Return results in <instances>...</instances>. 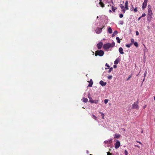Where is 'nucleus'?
Segmentation results:
<instances>
[{"instance_id": "2f4dec72", "label": "nucleus", "mask_w": 155, "mask_h": 155, "mask_svg": "<svg viewBox=\"0 0 155 155\" xmlns=\"http://www.w3.org/2000/svg\"><path fill=\"white\" fill-rule=\"evenodd\" d=\"M108 101V99H105L104 100V102L105 104H106L107 103Z\"/></svg>"}, {"instance_id": "1a4fd4ad", "label": "nucleus", "mask_w": 155, "mask_h": 155, "mask_svg": "<svg viewBox=\"0 0 155 155\" xmlns=\"http://www.w3.org/2000/svg\"><path fill=\"white\" fill-rule=\"evenodd\" d=\"M99 83L102 86H105L106 85V82H104L103 81H100Z\"/></svg>"}, {"instance_id": "79ce46f5", "label": "nucleus", "mask_w": 155, "mask_h": 155, "mask_svg": "<svg viewBox=\"0 0 155 155\" xmlns=\"http://www.w3.org/2000/svg\"><path fill=\"white\" fill-rule=\"evenodd\" d=\"M136 33L137 35H139V33L138 31H136Z\"/></svg>"}, {"instance_id": "20e7f679", "label": "nucleus", "mask_w": 155, "mask_h": 155, "mask_svg": "<svg viewBox=\"0 0 155 155\" xmlns=\"http://www.w3.org/2000/svg\"><path fill=\"white\" fill-rule=\"evenodd\" d=\"M120 143L119 141L118 140H117V141L116 143H115L114 147L115 149H117L120 146Z\"/></svg>"}, {"instance_id": "7c9ffc66", "label": "nucleus", "mask_w": 155, "mask_h": 155, "mask_svg": "<svg viewBox=\"0 0 155 155\" xmlns=\"http://www.w3.org/2000/svg\"><path fill=\"white\" fill-rule=\"evenodd\" d=\"M92 116H93V117H94V119L95 120H97V117H96L94 115V114H92Z\"/></svg>"}, {"instance_id": "ea45409f", "label": "nucleus", "mask_w": 155, "mask_h": 155, "mask_svg": "<svg viewBox=\"0 0 155 155\" xmlns=\"http://www.w3.org/2000/svg\"><path fill=\"white\" fill-rule=\"evenodd\" d=\"M131 77V75L129 76L127 78V81L129 80Z\"/></svg>"}, {"instance_id": "a878e982", "label": "nucleus", "mask_w": 155, "mask_h": 155, "mask_svg": "<svg viewBox=\"0 0 155 155\" xmlns=\"http://www.w3.org/2000/svg\"><path fill=\"white\" fill-rule=\"evenodd\" d=\"M109 70L108 71V73H110V72H111V71H112L113 70V68L112 67H111L110 68H109Z\"/></svg>"}, {"instance_id": "cd10ccee", "label": "nucleus", "mask_w": 155, "mask_h": 155, "mask_svg": "<svg viewBox=\"0 0 155 155\" xmlns=\"http://www.w3.org/2000/svg\"><path fill=\"white\" fill-rule=\"evenodd\" d=\"M112 78V75H109L108 76H107V78L110 79V80Z\"/></svg>"}, {"instance_id": "603ef678", "label": "nucleus", "mask_w": 155, "mask_h": 155, "mask_svg": "<svg viewBox=\"0 0 155 155\" xmlns=\"http://www.w3.org/2000/svg\"><path fill=\"white\" fill-rule=\"evenodd\" d=\"M142 18V17H141H141H139V18H138V21H139V20L140 19V18Z\"/></svg>"}, {"instance_id": "a19ab883", "label": "nucleus", "mask_w": 155, "mask_h": 155, "mask_svg": "<svg viewBox=\"0 0 155 155\" xmlns=\"http://www.w3.org/2000/svg\"><path fill=\"white\" fill-rule=\"evenodd\" d=\"M144 45V47H145V48H144V50H144V54H145V51H146V50H147V49L146 48V47H145V45Z\"/></svg>"}, {"instance_id": "a211bd4d", "label": "nucleus", "mask_w": 155, "mask_h": 155, "mask_svg": "<svg viewBox=\"0 0 155 155\" xmlns=\"http://www.w3.org/2000/svg\"><path fill=\"white\" fill-rule=\"evenodd\" d=\"M138 102H135L132 105V107H137L138 106Z\"/></svg>"}, {"instance_id": "13d9d810", "label": "nucleus", "mask_w": 155, "mask_h": 155, "mask_svg": "<svg viewBox=\"0 0 155 155\" xmlns=\"http://www.w3.org/2000/svg\"><path fill=\"white\" fill-rule=\"evenodd\" d=\"M154 99L155 100V96L154 97Z\"/></svg>"}, {"instance_id": "5fc2aeb1", "label": "nucleus", "mask_w": 155, "mask_h": 155, "mask_svg": "<svg viewBox=\"0 0 155 155\" xmlns=\"http://www.w3.org/2000/svg\"><path fill=\"white\" fill-rule=\"evenodd\" d=\"M104 27H105V26H103V27H102V28H102V29H103V28H104Z\"/></svg>"}, {"instance_id": "f704fd0d", "label": "nucleus", "mask_w": 155, "mask_h": 155, "mask_svg": "<svg viewBox=\"0 0 155 155\" xmlns=\"http://www.w3.org/2000/svg\"><path fill=\"white\" fill-rule=\"evenodd\" d=\"M131 43L132 44L133 43H134L135 42H134V39L133 38H131Z\"/></svg>"}, {"instance_id": "6e6552de", "label": "nucleus", "mask_w": 155, "mask_h": 155, "mask_svg": "<svg viewBox=\"0 0 155 155\" xmlns=\"http://www.w3.org/2000/svg\"><path fill=\"white\" fill-rule=\"evenodd\" d=\"M153 13L151 10H148V15L149 16H150V18H152Z\"/></svg>"}, {"instance_id": "8fccbe9b", "label": "nucleus", "mask_w": 155, "mask_h": 155, "mask_svg": "<svg viewBox=\"0 0 155 155\" xmlns=\"http://www.w3.org/2000/svg\"><path fill=\"white\" fill-rule=\"evenodd\" d=\"M116 64H115L114 65L113 67L114 68H116L117 67V66L116 65Z\"/></svg>"}, {"instance_id": "c9c22d12", "label": "nucleus", "mask_w": 155, "mask_h": 155, "mask_svg": "<svg viewBox=\"0 0 155 155\" xmlns=\"http://www.w3.org/2000/svg\"><path fill=\"white\" fill-rule=\"evenodd\" d=\"M124 154L125 155H128V152L126 150H125L124 151Z\"/></svg>"}, {"instance_id": "4d7b16f0", "label": "nucleus", "mask_w": 155, "mask_h": 155, "mask_svg": "<svg viewBox=\"0 0 155 155\" xmlns=\"http://www.w3.org/2000/svg\"><path fill=\"white\" fill-rule=\"evenodd\" d=\"M91 97H90V94H89V96H88V98H89Z\"/></svg>"}, {"instance_id": "e2e57ef3", "label": "nucleus", "mask_w": 155, "mask_h": 155, "mask_svg": "<svg viewBox=\"0 0 155 155\" xmlns=\"http://www.w3.org/2000/svg\"><path fill=\"white\" fill-rule=\"evenodd\" d=\"M100 2H101V1H102V0H100Z\"/></svg>"}, {"instance_id": "49530a36", "label": "nucleus", "mask_w": 155, "mask_h": 155, "mask_svg": "<svg viewBox=\"0 0 155 155\" xmlns=\"http://www.w3.org/2000/svg\"><path fill=\"white\" fill-rule=\"evenodd\" d=\"M147 71H146L144 72V77H145L146 76V74H147Z\"/></svg>"}, {"instance_id": "ddd939ff", "label": "nucleus", "mask_w": 155, "mask_h": 155, "mask_svg": "<svg viewBox=\"0 0 155 155\" xmlns=\"http://www.w3.org/2000/svg\"><path fill=\"white\" fill-rule=\"evenodd\" d=\"M108 31L110 34H111L112 32V30L110 27H109L108 30Z\"/></svg>"}, {"instance_id": "f3484780", "label": "nucleus", "mask_w": 155, "mask_h": 155, "mask_svg": "<svg viewBox=\"0 0 155 155\" xmlns=\"http://www.w3.org/2000/svg\"><path fill=\"white\" fill-rule=\"evenodd\" d=\"M117 33H118V32L117 31H115L114 32L113 34L112 35V37H114L115 36V35H116L117 34Z\"/></svg>"}, {"instance_id": "6ab92c4d", "label": "nucleus", "mask_w": 155, "mask_h": 155, "mask_svg": "<svg viewBox=\"0 0 155 155\" xmlns=\"http://www.w3.org/2000/svg\"><path fill=\"white\" fill-rule=\"evenodd\" d=\"M116 39L117 40V43H120V39L118 37H117L116 38Z\"/></svg>"}, {"instance_id": "423d86ee", "label": "nucleus", "mask_w": 155, "mask_h": 155, "mask_svg": "<svg viewBox=\"0 0 155 155\" xmlns=\"http://www.w3.org/2000/svg\"><path fill=\"white\" fill-rule=\"evenodd\" d=\"M103 43L102 42H100L98 44H97V48L98 49H101L103 45Z\"/></svg>"}, {"instance_id": "412c9836", "label": "nucleus", "mask_w": 155, "mask_h": 155, "mask_svg": "<svg viewBox=\"0 0 155 155\" xmlns=\"http://www.w3.org/2000/svg\"><path fill=\"white\" fill-rule=\"evenodd\" d=\"M83 101L84 102L86 103L88 101V99L85 98H83Z\"/></svg>"}, {"instance_id": "0e129e2a", "label": "nucleus", "mask_w": 155, "mask_h": 155, "mask_svg": "<svg viewBox=\"0 0 155 155\" xmlns=\"http://www.w3.org/2000/svg\"><path fill=\"white\" fill-rule=\"evenodd\" d=\"M134 107V108L135 107ZM136 107V108H137V107Z\"/></svg>"}, {"instance_id": "e433bc0d", "label": "nucleus", "mask_w": 155, "mask_h": 155, "mask_svg": "<svg viewBox=\"0 0 155 155\" xmlns=\"http://www.w3.org/2000/svg\"><path fill=\"white\" fill-rule=\"evenodd\" d=\"M123 16H124L122 14H120L119 15V17L120 18H122L123 17Z\"/></svg>"}, {"instance_id": "680f3d73", "label": "nucleus", "mask_w": 155, "mask_h": 155, "mask_svg": "<svg viewBox=\"0 0 155 155\" xmlns=\"http://www.w3.org/2000/svg\"><path fill=\"white\" fill-rule=\"evenodd\" d=\"M123 129V130H125V129Z\"/></svg>"}, {"instance_id": "09e8293b", "label": "nucleus", "mask_w": 155, "mask_h": 155, "mask_svg": "<svg viewBox=\"0 0 155 155\" xmlns=\"http://www.w3.org/2000/svg\"><path fill=\"white\" fill-rule=\"evenodd\" d=\"M89 83H93L92 80V79L90 80V81H89Z\"/></svg>"}, {"instance_id": "a18cd8bd", "label": "nucleus", "mask_w": 155, "mask_h": 155, "mask_svg": "<svg viewBox=\"0 0 155 155\" xmlns=\"http://www.w3.org/2000/svg\"><path fill=\"white\" fill-rule=\"evenodd\" d=\"M107 153V155H111V154L109 152H108Z\"/></svg>"}, {"instance_id": "7ed1b4c3", "label": "nucleus", "mask_w": 155, "mask_h": 155, "mask_svg": "<svg viewBox=\"0 0 155 155\" xmlns=\"http://www.w3.org/2000/svg\"><path fill=\"white\" fill-rule=\"evenodd\" d=\"M148 1V0H144V2L142 5V9L143 10L146 8L147 6V3Z\"/></svg>"}, {"instance_id": "72a5a7b5", "label": "nucleus", "mask_w": 155, "mask_h": 155, "mask_svg": "<svg viewBox=\"0 0 155 155\" xmlns=\"http://www.w3.org/2000/svg\"><path fill=\"white\" fill-rule=\"evenodd\" d=\"M134 12H137V7H136L134 10Z\"/></svg>"}, {"instance_id": "5701e85b", "label": "nucleus", "mask_w": 155, "mask_h": 155, "mask_svg": "<svg viewBox=\"0 0 155 155\" xmlns=\"http://www.w3.org/2000/svg\"><path fill=\"white\" fill-rule=\"evenodd\" d=\"M148 10H151V7L150 5H148L147 6Z\"/></svg>"}, {"instance_id": "052dcab7", "label": "nucleus", "mask_w": 155, "mask_h": 155, "mask_svg": "<svg viewBox=\"0 0 155 155\" xmlns=\"http://www.w3.org/2000/svg\"><path fill=\"white\" fill-rule=\"evenodd\" d=\"M123 2V3H124V1H123V2Z\"/></svg>"}, {"instance_id": "dca6fc26", "label": "nucleus", "mask_w": 155, "mask_h": 155, "mask_svg": "<svg viewBox=\"0 0 155 155\" xmlns=\"http://www.w3.org/2000/svg\"><path fill=\"white\" fill-rule=\"evenodd\" d=\"M120 135L119 134H115V137L114 138H119L120 137Z\"/></svg>"}, {"instance_id": "0eeeda50", "label": "nucleus", "mask_w": 155, "mask_h": 155, "mask_svg": "<svg viewBox=\"0 0 155 155\" xmlns=\"http://www.w3.org/2000/svg\"><path fill=\"white\" fill-rule=\"evenodd\" d=\"M113 139H111L110 140L108 141H104V143L107 144L108 145H107L108 146H109V145L112 142Z\"/></svg>"}, {"instance_id": "39448f33", "label": "nucleus", "mask_w": 155, "mask_h": 155, "mask_svg": "<svg viewBox=\"0 0 155 155\" xmlns=\"http://www.w3.org/2000/svg\"><path fill=\"white\" fill-rule=\"evenodd\" d=\"M102 28L97 27L95 30L96 33L97 34L101 33L102 32Z\"/></svg>"}, {"instance_id": "6e6d98bb", "label": "nucleus", "mask_w": 155, "mask_h": 155, "mask_svg": "<svg viewBox=\"0 0 155 155\" xmlns=\"http://www.w3.org/2000/svg\"><path fill=\"white\" fill-rule=\"evenodd\" d=\"M109 68L108 67V68H105V69L106 70L108 69Z\"/></svg>"}, {"instance_id": "4c0bfd02", "label": "nucleus", "mask_w": 155, "mask_h": 155, "mask_svg": "<svg viewBox=\"0 0 155 155\" xmlns=\"http://www.w3.org/2000/svg\"><path fill=\"white\" fill-rule=\"evenodd\" d=\"M119 23L121 25H122L124 24V21H119Z\"/></svg>"}, {"instance_id": "864d4df0", "label": "nucleus", "mask_w": 155, "mask_h": 155, "mask_svg": "<svg viewBox=\"0 0 155 155\" xmlns=\"http://www.w3.org/2000/svg\"><path fill=\"white\" fill-rule=\"evenodd\" d=\"M109 13H111L112 12V11L111 10H109Z\"/></svg>"}, {"instance_id": "37998d69", "label": "nucleus", "mask_w": 155, "mask_h": 155, "mask_svg": "<svg viewBox=\"0 0 155 155\" xmlns=\"http://www.w3.org/2000/svg\"><path fill=\"white\" fill-rule=\"evenodd\" d=\"M146 14L145 13H143L141 17H145V16H146Z\"/></svg>"}, {"instance_id": "f03ea898", "label": "nucleus", "mask_w": 155, "mask_h": 155, "mask_svg": "<svg viewBox=\"0 0 155 155\" xmlns=\"http://www.w3.org/2000/svg\"><path fill=\"white\" fill-rule=\"evenodd\" d=\"M104 54V51L102 50H97L95 52V55L97 56V55H99L100 56H103Z\"/></svg>"}, {"instance_id": "bf43d9fd", "label": "nucleus", "mask_w": 155, "mask_h": 155, "mask_svg": "<svg viewBox=\"0 0 155 155\" xmlns=\"http://www.w3.org/2000/svg\"><path fill=\"white\" fill-rule=\"evenodd\" d=\"M112 3L113 4H114V3L112 1Z\"/></svg>"}, {"instance_id": "c85d7f7f", "label": "nucleus", "mask_w": 155, "mask_h": 155, "mask_svg": "<svg viewBox=\"0 0 155 155\" xmlns=\"http://www.w3.org/2000/svg\"><path fill=\"white\" fill-rule=\"evenodd\" d=\"M101 114V116H102V119H104V114L102 112H100Z\"/></svg>"}, {"instance_id": "2eb2a0df", "label": "nucleus", "mask_w": 155, "mask_h": 155, "mask_svg": "<svg viewBox=\"0 0 155 155\" xmlns=\"http://www.w3.org/2000/svg\"><path fill=\"white\" fill-rule=\"evenodd\" d=\"M117 8L116 7H114L113 6H112V9L114 12H115V11L116 9H117Z\"/></svg>"}, {"instance_id": "f257e3e1", "label": "nucleus", "mask_w": 155, "mask_h": 155, "mask_svg": "<svg viewBox=\"0 0 155 155\" xmlns=\"http://www.w3.org/2000/svg\"><path fill=\"white\" fill-rule=\"evenodd\" d=\"M115 43L114 42H113L111 44L108 43L104 44L103 46V48L105 50H107L110 48L114 47L115 46Z\"/></svg>"}, {"instance_id": "9b49d317", "label": "nucleus", "mask_w": 155, "mask_h": 155, "mask_svg": "<svg viewBox=\"0 0 155 155\" xmlns=\"http://www.w3.org/2000/svg\"><path fill=\"white\" fill-rule=\"evenodd\" d=\"M128 2L127 1H126L125 3V8L127 10H128L129 9V8L128 6Z\"/></svg>"}, {"instance_id": "bb28decb", "label": "nucleus", "mask_w": 155, "mask_h": 155, "mask_svg": "<svg viewBox=\"0 0 155 155\" xmlns=\"http://www.w3.org/2000/svg\"><path fill=\"white\" fill-rule=\"evenodd\" d=\"M93 84V83H89V84L87 86V87H92V84Z\"/></svg>"}, {"instance_id": "de8ad7c7", "label": "nucleus", "mask_w": 155, "mask_h": 155, "mask_svg": "<svg viewBox=\"0 0 155 155\" xmlns=\"http://www.w3.org/2000/svg\"><path fill=\"white\" fill-rule=\"evenodd\" d=\"M105 66H107V67H108V68H109L110 67V66L109 65H108V64L107 63H106V64H105Z\"/></svg>"}, {"instance_id": "4468645a", "label": "nucleus", "mask_w": 155, "mask_h": 155, "mask_svg": "<svg viewBox=\"0 0 155 155\" xmlns=\"http://www.w3.org/2000/svg\"><path fill=\"white\" fill-rule=\"evenodd\" d=\"M100 5L102 8H103L104 7V5L103 3L101 2H100L99 3Z\"/></svg>"}, {"instance_id": "b1692460", "label": "nucleus", "mask_w": 155, "mask_h": 155, "mask_svg": "<svg viewBox=\"0 0 155 155\" xmlns=\"http://www.w3.org/2000/svg\"><path fill=\"white\" fill-rule=\"evenodd\" d=\"M152 18H150V16H149L148 17H147V20L149 21H151V19Z\"/></svg>"}, {"instance_id": "f8f14e48", "label": "nucleus", "mask_w": 155, "mask_h": 155, "mask_svg": "<svg viewBox=\"0 0 155 155\" xmlns=\"http://www.w3.org/2000/svg\"><path fill=\"white\" fill-rule=\"evenodd\" d=\"M120 60L118 58H117L115 60V61L114 62V64H117L119 61Z\"/></svg>"}, {"instance_id": "c03bdc74", "label": "nucleus", "mask_w": 155, "mask_h": 155, "mask_svg": "<svg viewBox=\"0 0 155 155\" xmlns=\"http://www.w3.org/2000/svg\"><path fill=\"white\" fill-rule=\"evenodd\" d=\"M137 143H139L142 146H143L142 144L140 142V141H137Z\"/></svg>"}, {"instance_id": "4be33fe9", "label": "nucleus", "mask_w": 155, "mask_h": 155, "mask_svg": "<svg viewBox=\"0 0 155 155\" xmlns=\"http://www.w3.org/2000/svg\"><path fill=\"white\" fill-rule=\"evenodd\" d=\"M132 45V43H130V44H127L126 45V46L127 48H130L131 46Z\"/></svg>"}, {"instance_id": "c756f323", "label": "nucleus", "mask_w": 155, "mask_h": 155, "mask_svg": "<svg viewBox=\"0 0 155 155\" xmlns=\"http://www.w3.org/2000/svg\"><path fill=\"white\" fill-rule=\"evenodd\" d=\"M119 6H120V7L121 8V9H122V8H124V7L123 6V5L122 4H120L119 5Z\"/></svg>"}, {"instance_id": "473e14b6", "label": "nucleus", "mask_w": 155, "mask_h": 155, "mask_svg": "<svg viewBox=\"0 0 155 155\" xmlns=\"http://www.w3.org/2000/svg\"><path fill=\"white\" fill-rule=\"evenodd\" d=\"M121 9H122V12H123V13H124L126 11L124 8H123Z\"/></svg>"}, {"instance_id": "3c124183", "label": "nucleus", "mask_w": 155, "mask_h": 155, "mask_svg": "<svg viewBox=\"0 0 155 155\" xmlns=\"http://www.w3.org/2000/svg\"><path fill=\"white\" fill-rule=\"evenodd\" d=\"M135 147H137L139 148H140V146H138V145H135Z\"/></svg>"}, {"instance_id": "393cba45", "label": "nucleus", "mask_w": 155, "mask_h": 155, "mask_svg": "<svg viewBox=\"0 0 155 155\" xmlns=\"http://www.w3.org/2000/svg\"><path fill=\"white\" fill-rule=\"evenodd\" d=\"M134 45L137 47H138V43L137 42H135L134 43Z\"/></svg>"}, {"instance_id": "9d476101", "label": "nucleus", "mask_w": 155, "mask_h": 155, "mask_svg": "<svg viewBox=\"0 0 155 155\" xmlns=\"http://www.w3.org/2000/svg\"><path fill=\"white\" fill-rule=\"evenodd\" d=\"M123 49L121 47H120L119 48V51L120 52V53L121 54H123L124 53L123 51Z\"/></svg>"}, {"instance_id": "aec40b11", "label": "nucleus", "mask_w": 155, "mask_h": 155, "mask_svg": "<svg viewBox=\"0 0 155 155\" xmlns=\"http://www.w3.org/2000/svg\"><path fill=\"white\" fill-rule=\"evenodd\" d=\"M89 101L91 103L94 102V100H93L91 97L89 98Z\"/></svg>"}, {"instance_id": "58836bf2", "label": "nucleus", "mask_w": 155, "mask_h": 155, "mask_svg": "<svg viewBox=\"0 0 155 155\" xmlns=\"http://www.w3.org/2000/svg\"><path fill=\"white\" fill-rule=\"evenodd\" d=\"M98 101L97 100H94V102L93 103H94L95 104H97L98 103Z\"/></svg>"}]
</instances>
